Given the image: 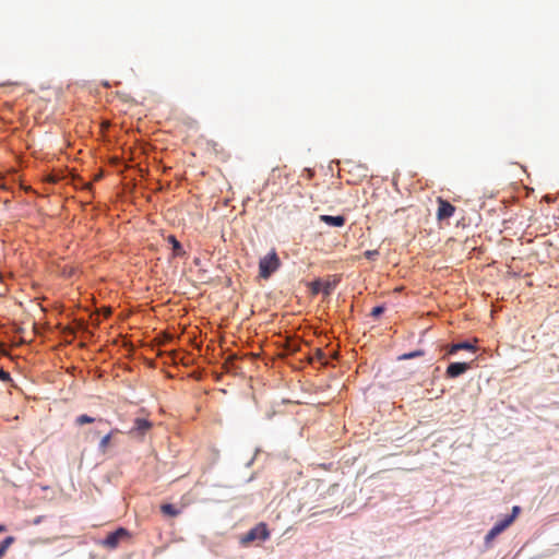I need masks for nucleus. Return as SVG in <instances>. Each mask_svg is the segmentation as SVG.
Here are the masks:
<instances>
[{
	"label": "nucleus",
	"mask_w": 559,
	"mask_h": 559,
	"mask_svg": "<svg viewBox=\"0 0 559 559\" xmlns=\"http://www.w3.org/2000/svg\"><path fill=\"white\" fill-rule=\"evenodd\" d=\"M281 265L280 258L275 250L261 258L259 262V274L262 278H269Z\"/></svg>",
	"instance_id": "1"
},
{
	"label": "nucleus",
	"mask_w": 559,
	"mask_h": 559,
	"mask_svg": "<svg viewBox=\"0 0 559 559\" xmlns=\"http://www.w3.org/2000/svg\"><path fill=\"white\" fill-rule=\"evenodd\" d=\"M270 537V532L265 523H259L252 527L242 538L243 544H248L255 539L266 540Z\"/></svg>",
	"instance_id": "2"
},
{
	"label": "nucleus",
	"mask_w": 559,
	"mask_h": 559,
	"mask_svg": "<svg viewBox=\"0 0 559 559\" xmlns=\"http://www.w3.org/2000/svg\"><path fill=\"white\" fill-rule=\"evenodd\" d=\"M128 537L129 532L126 528L120 527L106 536V538L103 540V546L109 549H115L121 540H124Z\"/></svg>",
	"instance_id": "3"
},
{
	"label": "nucleus",
	"mask_w": 559,
	"mask_h": 559,
	"mask_svg": "<svg viewBox=\"0 0 559 559\" xmlns=\"http://www.w3.org/2000/svg\"><path fill=\"white\" fill-rule=\"evenodd\" d=\"M513 523V518L506 516L504 519L497 522L491 530L485 536L486 544L491 543L498 535L507 530Z\"/></svg>",
	"instance_id": "4"
},
{
	"label": "nucleus",
	"mask_w": 559,
	"mask_h": 559,
	"mask_svg": "<svg viewBox=\"0 0 559 559\" xmlns=\"http://www.w3.org/2000/svg\"><path fill=\"white\" fill-rule=\"evenodd\" d=\"M438 211H437V219L438 221H444L447 218H450L454 212L455 206L452 205L447 200H443L442 198H438Z\"/></svg>",
	"instance_id": "5"
},
{
	"label": "nucleus",
	"mask_w": 559,
	"mask_h": 559,
	"mask_svg": "<svg viewBox=\"0 0 559 559\" xmlns=\"http://www.w3.org/2000/svg\"><path fill=\"white\" fill-rule=\"evenodd\" d=\"M152 426V423L145 418H135L134 425L129 433L134 437H143Z\"/></svg>",
	"instance_id": "6"
},
{
	"label": "nucleus",
	"mask_w": 559,
	"mask_h": 559,
	"mask_svg": "<svg viewBox=\"0 0 559 559\" xmlns=\"http://www.w3.org/2000/svg\"><path fill=\"white\" fill-rule=\"evenodd\" d=\"M471 369L469 362H452L448 366L445 374L448 378H456Z\"/></svg>",
	"instance_id": "7"
},
{
	"label": "nucleus",
	"mask_w": 559,
	"mask_h": 559,
	"mask_svg": "<svg viewBox=\"0 0 559 559\" xmlns=\"http://www.w3.org/2000/svg\"><path fill=\"white\" fill-rule=\"evenodd\" d=\"M319 219L325 223L329 226L333 227H343L346 223V218L343 215L332 216V215H320Z\"/></svg>",
	"instance_id": "8"
},
{
	"label": "nucleus",
	"mask_w": 559,
	"mask_h": 559,
	"mask_svg": "<svg viewBox=\"0 0 559 559\" xmlns=\"http://www.w3.org/2000/svg\"><path fill=\"white\" fill-rule=\"evenodd\" d=\"M475 350V346L468 342H462V343H456V344H452L450 349H449V354L452 355V354H455L456 352L459 350Z\"/></svg>",
	"instance_id": "9"
},
{
	"label": "nucleus",
	"mask_w": 559,
	"mask_h": 559,
	"mask_svg": "<svg viewBox=\"0 0 559 559\" xmlns=\"http://www.w3.org/2000/svg\"><path fill=\"white\" fill-rule=\"evenodd\" d=\"M160 511L163 512V514L171 516V518H175V516L179 515V513H180V511L174 504H170V503L162 504Z\"/></svg>",
	"instance_id": "10"
},
{
	"label": "nucleus",
	"mask_w": 559,
	"mask_h": 559,
	"mask_svg": "<svg viewBox=\"0 0 559 559\" xmlns=\"http://www.w3.org/2000/svg\"><path fill=\"white\" fill-rule=\"evenodd\" d=\"M168 242L173 246V251L175 255H182L185 252L182 250V246L180 242L176 239L175 236L170 235L168 236Z\"/></svg>",
	"instance_id": "11"
},
{
	"label": "nucleus",
	"mask_w": 559,
	"mask_h": 559,
	"mask_svg": "<svg viewBox=\"0 0 559 559\" xmlns=\"http://www.w3.org/2000/svg\"><path fill=\"white\" fill-rule=\"evenodd\" d=\"M117 432H119V430H118V429H114V430H111L110 432H108L106 436H104V437L102 438V440H100V442H99V450H100L102 452H105V451H106V449L108 448L109 442H110V440H111L112 436H114L115 433H117Z\"/></svg>",
	"instance_id": "12"
},
{
	"label": "nucleus",
	"mask_w": 559,
	"mask_h": 559,
	"mask_svg": "<svg viewBox=\"0 0 559 559\" xmlns=\"http://www.w3.org/2000/svg\"><path fill=\"white\" fill-rule=\"evenodd\" d=\"M14 537L8 536L0 543V559L5 555L9 547L13 544Z\"/></svg>",
	"instance_id": "13"
},
{
	"label": "nucleus",
	"mask_w": 559,
	"mask_h": 559,
	"mask_svg": "<svg viewBox=\"0 0 559 559\" xmlns=\"http://www.w3.org/2000/svg\"><path fill=\"white\" fill-rule=\"evenodd\" d=\"M95 420H96V419H95L94 417H91V416H88V415H86V414H83V415H80V416H78V417H76L75 423H76V425H79V426H83V425H85V424H92V423H94Z\"/></svg>",
	"instance_id": "14"
},
{
	"label": "nucleus",
	"mask_w": 559,
	"mask_h": 559,
	"mask_svg": "<svg viewBox=\"0 0 559 559\" xmlns=\"http://www.w3.org/2000/svg\"><path fill=\"white\" fill-rule=\"evenodd\" d=\"M423 355H424V353L421 350H415V352L403 354L400 357V359H413L415 357H419V356H423Z\"/></svg>",
	"instance_id": "15"
},
{
	"label": "nucleus",
	"mask_w": 559,
	"mask_h": 559,
	"mask_svg": "<svg viewBox=\"0 0 559 559\" xmlns=\"http://www.w3.org/2000/svg\"><path fill=\"white\" fill-rule=\"evenodd\" d=\"M383 312H384V307H383V306H377V307H374V308L371 310V316H372L373 318H378V317H380Z\"/></svg>",
	"instance_id": "16"
},
{
	"label": "nucleus",
	"mask_w": 559,
	"mask_h": 559,
	"mask_svg": "<svg viewBox=\"0 0 559 559\" xmlns=\"http://www.w3.org/2000/svg\"><path fill=\"white\" fill-rule=\"evenodd\" d=\"M0 380L2 382H9L11 381V376L8 371H4L3 369L0 368Z\"/></svg>",
	"instance_id": "17"
},
{
	"label": "nucleus",
	"mask_w": 559,
	"mask_h": 559,
	"mask_svg": "<svg viewBox=\"0 0 559 559\" xmlns=\"http://www.w3.org/2000/svg\"><path fill=\"white\" fill-rule=\"evenodd\" d=\"M521 509L519 506H514L512 508V514L508 515V518H513V521L516 519V516L519 515Z\"/></svg>",
	"instance_id": "18"
},
{
	"label": "nucleus",
	"mask_w": 559,
	"mask_h": 559,
	"mask_svg": "<svg viewBox=\"0 0 559 559\" xmlns=\"http://www.w3.org/2000/svg\"><path fill=\"white\" fill-rule=\"evenodd\" d=\"M321 289V283L319 281H316L312 283V293L318 294Z\"/></svg>",
	"instance_id": "19"
},
{
	"label": "nucleus",
	"mask_w": 559,
	"mask_h": 559,
	"mask_svg": "<svg viewBox=\"0 0 559 559\" xmlns=\"http://www.w3.org/2000/svg\"><path fill=\"white\" fill-rule=\"evenodd\" d=\"M365 255L367 259H373L376 255H378L377 250H368L365 252Z\"/></svg>",
	"instance_id": "20"
},
{
	"label": "nucleus",
	"mask_w": 559,
	"mask_h": 559,
	"mask_svg": "<svg viewBox=\"0 0 559 559\" xmlns=\"http://www.w3.org/2000/svg\"><path fill=\"white\" fill-rule=\"evenodd\" d=\"M316 359L322 361L324 358V353L321 349H317L314 354Z\"/></svg>",
	"instance_id": "21"
},
{
	"label": "nucleus",
	"mask_w": 559,
	"mask_h": 559,
	"mask_svg": "<svg viewBox=\"0 0 559 559\" xmlns=\"http://www.w3.org/2000/svg\"><path fill=\"white\" fill-rule=\"evenodd\" d=\"M5 531V526L3 525H0V533L4 532Z\"/></svg>",
	"instance_id": "22"
},
{
	"label": "nucleus",
	"mask_w": 559,
	"mask_h": 559,
	"mask_svg": "<svg viewBox=\"0 0 559 559\" xmlns=\"http://www.w3.org/2000/svg\"><path fill=\"white\" fill-rule=\"evenodd\" d=\"M324 293H325V294H329V293H330V287H329V286H326V287H325Z\"/></svg>",
	"instance_id": "23"
}]
</instances>
